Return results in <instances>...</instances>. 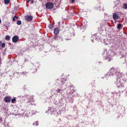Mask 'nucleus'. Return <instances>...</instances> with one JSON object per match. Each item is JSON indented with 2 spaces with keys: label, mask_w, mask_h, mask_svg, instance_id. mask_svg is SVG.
<instances>
[{
  "label": "nucleus",
  "mask_w": 127,
  "mask_h": 127,
  "mask_svg": "<svg viewBox=\"0 0 127 127\" xmlns=\"http://www.w3.org/2000/svg\"><path fill=\"white\" fill-rule=\"evenodd\" d=\"M92 40V42H93L94 41V40H93L92 39V40Z\"/></svg>",
  "instance_id": "30"
},
{
  "label": "nucleus",
  "mask_w": 127,
  "mask_h": 127,
  "mask_svg": "<svg viewBox=\"0 0 127 127\" xmlns=\"http://www.w3.org/2000/svg\"><path fill=\"white\" fill-rule=\"evenodd\" d=\"M31 0H28L27 1V2H30V1Z\"/></svg>",
  "instance_id": "25"
},
{
  "label": "nucleus",
  "mask_w": 127,
  "mask_h": 127,
  "mask_svg": "<svg viewBox=\"0 0 127 127\" xmlns=\"http://www.w3.org/2000/svg\"><path fill=\"white\" fill-rule=\"evenodd\" d=\"M52 27L53 26L51 24L49 25L48 26V27L50 29H52Z\"/></svg>",
  "instance_id": "21"
},
{
  "label": "nucleus",
  "mask_w": 127,
  "mask_h": 127,
  "mask_svg": "<svg viewBox=\"0 0 127 127\" xmlns=\"http://www.w3.org/2000/svg\"><path fill=\"white\" fill-rule=\"evenodd\" d=\"M10 37L9 36L6 35L5 37V39L7 40H8L10 39Z\"/></svg>",
  "instance_id": "13"
},
{
  "label": "nucleus",
  "mask_w": 127,
  "mask_h": 127,
  "mask_svg": "<svg viewBox=\"0 0 127 127\" xmlns=\"http://www.w3.org/2000/svg\"><path fill=\"white\" fill-rule=\"evenodd\" d=\"M108 54L107 52V51L106 50H105L104 51V54L103 55L104 58H105L106 59H107L108 58Z\"/></svg>",
  "instance_id": "5"
},
{
  "label": "nucleus",
  "mask_w": 127,
  "mask_h": 127,
  "mask_svg": "<svg viewBox=\"0 0 127 127\" xmlns=\"http://www.w3.org/2000/svg\"><path fill=\"white\" fill-rule=\"evenodd\" d=\"M31 2V3H33V1H32Z\"/></svg>",
  "instance_id": "28"
},
{
  "label": "nucleus",
  "mask_w": 127,
  "mask_h": 127,
  "mask_svg": "<svg viewBox=\"0 0 127 127\" xmlns=\"http://www.w3.org/2000/svg\"><path fill=\"white\" fill-rule=\"evenodd\" d=\"M16 100V98L15 97H14L13 99H12L11 100V102L12 103H14V102Z\"/></svg>",
  "instance_id": "14"
},
{
  "label": "nucleus",
  "mask_w": 127,
  "mask_h": 127,
  "mask_svg": "<svg viewBox=\"0 0 127 127\" xmlns=\"http://www.w3.org/2000/svg\"><path fill=\"white\" fill-rule=\"evenodd\" d=\"M1 20L0 19V23H1Z\"/></svg>",
  "instance_id": "32"
},
{
  "label": "nucleus",
  "mask_w": 127,
  "mask_h": 127,
  "mask_svg": "<svg viewBox=\"0 0 127 127\" xmlns=\"http://www.w3.org/2000/svg\"><path fill=\"white\" fill-rule=\"evenodd\" d=\"M50 110L51 112V114H52L54 113V109L53 108H49V109H48V111H49V112H50Z\"/></svg>",
  "instance_id": "10"
},
{
  "label": "nucleus",
  "mask_w": 127,
  "mask_h": 127,
  "mask_svg": "<svg viewBox=\"0 0 127 127\" xmlns=\"http://www.w3.org/2000/svg\"><path fill=\"white\" fill-rule=\"evenodd\" d=\"M19 40V37L17 36H14L12 38V40L13 42H16Z\"/></svg>",
  "instance_id": "6"
},
{
  "label": "nucleus",
  "mask_w": 127,
  "mask_h": 127,
  "mask_svg": "<svg viewBox=\"0 0 127 127\" xmlns=\"http://www.w3.org/2000/svg\"><path fill=\"white\" fill-rule=\"evenodd\" d=\"M14 17L16 18L17 19L18 18V17L16 16H14Z\"/></svg>",
  "instance_id": "27"
},
{
  "label": "nucleus",
  "mask_w": 127,
  "mask_h": 127,
  "mask_svg": "<svg viewBox=\"0 0 127 127\" xmlns=\"http://www.w3.org/2000/svg\"><path fill=\"white\" fill-rule=\"evenodd\" d=\"M59 29L58 28L55 29L54 31V33L55 34H58L59 32Z\"/></svg>",
  "instance_id": "11"
},
{
  "label": "nucleus",
  "mask_w": 127,
  "mask_h": 127,
  "mask_svg": "<svg viewBox=\"0 0 127 127\" xmlns=\"http://www.w3.org/2000/svg\"><path fill=\"white\" fill-rule=\"evenodd\" d=\"M119 2L118 1H117L116 2H117L116 3V4L115 5V6L116 7H117V8H117L118 7V6H119V5L118 4V2Z\"/></svg>",
  "instance_id": "19"
},
{
  "label": "nucleus",
  "mask_w": 127,
  "mask_h": 127,
  "mask_svg": "<svg viewBox=\"0 0 127 127\" xmlns=\"http://www.w3.org/2000/svg\"><path fill=\"white\" fill-rule=\"evenodd\" d=\"M96 35L95 34V35H94V36H95Z\"/></svg>",
  "instance_id": "34"
},
{
  "label": "nucleus",
  "mask_w": 127,
  "mask_h": 127,
  "mask_svg": "<svg viewBox=\"0 0 127 127\" xmlns=\"http://www.w3.org/2000/svg\"><path fill=\"white\" fill-rule=\"evenodd\" d=\"M4 100L6 102H8L10 101V98L8 96H7L5 98Z\"/></svg>",
  "instance_id": "9"
},
{
  "label": "nucleus",
  "mask_w": 127,
  "mask_h": 127,
  "mask_svg": "<svg viewBox=\"0 0 127 127\" xmlns=\"http://www.w3.org/2000/svg\"><path fill=\"white\" fill-rule=\"evenodd\" d=\"M47 9H51L53 6V4L50 2L46 3L45 5Z\"/></svg>",
  "instance_id": "2"
},
{
  "label": "nucleus",
  "mask_w": 127,
  "mask_h": 127,
  "mask_svg": "<svg viewBox=\"0 0 127 127\" xmlns=\"http://www.w3.org/2000/svg\"><path fill=\"white\" fill-rule=\"evenodd\" d=\"M5 44L4 43H3L1 45V47L2 48H4L5 47Z\"/></svg>",
  "instance_id": "22"
},
{
  "label": "nucleus",
  "mask_w": 127,
  "mask_h": 127,
  "mask_svg": "<svg viewBox=\"0 0 127 127\" xmlns=\"http://www.w3.org/2000/svg\"><path fill=\"white\" fill-rule=\"evenodd\" d=\"M111 60H111H110V59H109L108 60V61H110V60Z\"/></svg>",
  "instance_id": "31"
},
{
  "label": "nucleus",
  "mask_w": 127,
  "mask_h": 127,
  "mask_svg": "<svg viewBox=\"0 0 127 127\" xmlns=\"http://www.w3.org/2000/svg\"><path fill=\"white\" fill-rule=\"evenodd\" d=\"M123 7L124 9L127 8V4L126 3L124 4L123 5Z\"/></svg>",
  "instance_id": "16"
},
{
  "label": "nucleus",
  "mask_w": 127,
  "mask_h": 127,
  "mask_svg": "<svg viewBox=\"0 0 127 127\" xmlns=\"http://www.w3.org/2000/svg\"><path fill=\"white\" fill-rule=\"evenodd\" d=\"M31 101V102H33L34 101L33 99L32 98V99L30 101Z\"/></svg>",
  "instance_id": "23"
},
{
  "label": "nucleus",
  "mask_w": 127,
  "mask_h": 127,
  "mask_svg": "<svg viewBox=\"0 0 127 127\" xmlns=\"http://www.w3.org/2000/svg\"><path fill=\"white\" fill-rule=\"evenodd\" d=\"M38 122H35L33 124V125L35 126H37L38 125Z\"/></svg>",
  "instance_id": "15"
},
{
  "label": "nucleus",
  "mask_w": 127,
  "mask_h": 127,
  "mask_svg": "<svg viewBox=\"0 0 127 127\" xmlns=\"http://www.w3.org/2000/svg\"><path fill=\"white\" fill-rule=\"evenodd\" d=\"M46 113H48V112L47 111H46Z\"/></svg>",
  "instance_id": "33"
},
{
  "label": "nucleus",
  "mask_w": 127,
  "mask_h": 127,
  "mask_svg": "<svg viewBox=\"0 0 127 127\" xmlns=\"http://www.w3.org/2000/svg\"><path fill=\"white\" fill-rule=\"evenodd\" d=\"M10 0H4V2L5 4H8Z\"/></svg>",
  "instance_id": "17"
},
{
  "label": "nucleus",
  "mask_w": 127,
  "mask_h": 127,
  "mask_svg": "<svg viewBox=\"0 0 127 127\" xmlns=\"http://www.w3.org/2000/svg\"><path fill=\"white\" fill-rule=\"evenodd\" d=\"M15 17H14L13 18V21H15Z\"/></svg>",
  "instance_id": "24"
},
{
  "label": "nucleus",
  "mask_w": 127,
  "mask_h": 127,
  "mask_svg": "<svg viewBox=\"0 0 127 127\" xmlns=\"http://www.w3.org/2000/svg\"><path fill=\"white\" fill-rule=\"evenodd\" d=\"M116 85L117 87H120L122 86V83L121 81V80L120 79H117V81L116 82Z\"/></svg>",
  "instance_id": "4"
},
{
  "label": "nucleus",
  "mask_w": 127,
  "mask_h": 127,
  "mask_svg": "<svg viewBox=\"0 0 127 127\" xmlns=\"http://www.w3.org/2000/svg\"><path fill=\"white\" fill-rule=\"evenodd\" d=\"M121 25L120 24H118L117 27V28L118 29H122Z\"/></svg>",
  "instance_id": "12"
},
{
  "label": "nucleus",
  "mask_w": 127,
  "mask_h": 127,
  "mask_svg": "<svg viewBox=\"0 0 127 127\" xmlns=\"http://www.w3.org/2000/svg\"><path fill=\"white\" fill-rule=\"evenodd\" d=\"M72 2V3H73L74 2V0H71Z\"/></svg>",
  "instance_id": "26"
},
{
  "label": "nucleus",
  "mask_w": 127,
  "mask_h": 127,
  "mask_svg": "<svg viewBox=\"0 0 127 127\" xmlns=\"http://www.w3.org/2000/svg\"><path fill=\"white\" fill-rule=\"evenodd\" d=\"M57 53L58 54H59V52L58 51H57Z\"/></svg>",
  "instance_id": "29"
},
{
  "label": "nucleus",
  "mask_w": 127,
  "mask_h": 127,
  "mask_svg": "<svg viewBox=\"0 0 127 127\" xmlns=\"http://www.w3.org/2000/svg\"><path fill=\"white\" fill-rule=\"evenodd\" d=\"M117 69H115L114 68H111L108 71L107 75L108 76H113L115 75V73L116 72Z\"/></svg>",
  "instance_id": "1"
},
{
  "label": "nucleus",
  "mask_w": 127,
  "mask_h": 127,
  "mask_svg": "<svg viewBox=\"0 0 127 127\" xmlns=\"http://www.w3.org/2000/svg\"><path fill=\"white\" fill-rule=\"evenodd\" d=\"M17 23L18 25H20L21 24V22L20 20H18L17 22Z\"/></svg>",
  "instance_id": "18"
},
{
  "label": "nucleus",
  "mask_w": 127,
  "mask_h": 127,
  "mask_svg": "<svg viewBox=\"0 0 127 127\" xmlns=\"http://www.w3.org/2000/svg\"><path fill=\"white\" fill-rule=\"evenodd\" d=\"M32 17L31 16H27L25 17L26 19L28 21H30L32 19Z\"/></svg>",
  "instance_id": "7"
},
{
  "label": "nucleus",
  "mask_w": 127,
  "mask_h": 127,
  "mask_svg": "<svg viewBox=\"0 0 127 127\" xmlns=\"http://www.w3.org/2000/svg\"><path fill=\"white\" fill-rule=\"evenodd\" d=\"M56 91H57L58 93H61V90L60 89H58L56 90Z\"/></svg>",
  "instance_id": "20"
},
{
  "label": "nucleus",
  "mask_w": 127,
  "mask_h": 127,
  "mask_svg": "<svg viewBox=\"0 0 127 127\" xmlns=\"http://www.w3.org/2000/svg\"><path fill=\"white\" fill-rule=\"evenodd\" d=\"M113 18L115 20H117L118 19L119 16L118 14L116 13L113 14Z\"/></svg>",
  "instance_id": "8"
},
{
  "label": "nucleus",
  "mask_w": 127,
  "mask_h": 127,
  "mask_svg": "<svg viewBox=\"0 0 127 127\" xmlns=\"http://www.w3.org/2000/svg\"><path fill=\"white\" fill-rule=\"evenodd\" d=\"M115 74H116L117 78H119V79H120L123 75L122 73H120V70L119 69L116 70V72L115 73Z\"/></svg>",
  "instance_id": "3"
}]
</instances>
